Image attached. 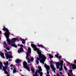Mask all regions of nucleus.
I'll list each match as a JSON object with an SVG mask.
<instances>
[{
	"label": "nucleus",
	"instance_id": "1",
	"mask_svg": "<svg viewBox=\"0 0 76 76\" xmlns=\"http://www.w3.org/2000/svg\"><path fill=\"white\" fill-rule=\"evenodd\" d=\"M31 47L34 48V51H36L37 53L39 55V58L37 57L36 60H40V63H42L43 64H44V62L46 60V57L45 56V55L41 53V51L39 50V49L37 48L36 46L34 45L33 44H31Z\"/></svg>",
	"mask_w": 76,
	"mask_h": 76
},
{
	"label": "nucleus",
	"instance_id": "2",
	"mask_svg": "<svg viewBox=\"0 0 76 76\" xmlns=\"http://www.w3.org/2000/svg\"><path fill=\"white\" fill-rule=\"evenodd\" d=\"M2 29L4 31H6V32L4 33V35L6 38H7V42L8 44V45H10L12 42H16V40H17V38H14L10 40L9 38V35L10 34V33L9 32L8 29L6 28V27H4Z\"/></svg>",
	"mask_w": 76,
	"mask_h": 76
},
{
	"label": "nucleus",
	"instance_id": "3",
	"mask_svg": "<svg viewBox=\"0 0 76 76\" xmlns=\"http://www.w3.org/2000/svg\"><path fill=\"white\" fill-rule=\"evenodd\" d=\"M1 67H2L3 70L4 71V73L7 75V76H9V75L7 74H8V72H9V68H8L7 66H5V67L3 66V63L0 61V69H2Z\"/></svg>",
	"mask_w": 76,
	"mask_h": 76
},
{
	"label": "nucleus",
	"instance_id": "4",
	"mask_svg": "<svg viewBox=\"0 0 76 76\" xmlns=\"http://www.w3.org/2000/svg\"><path fill=\"white\" fill-rule=\"evenodd\" d=\"M28 52L26 53V60H28V63H30L31 61H34V58H33V57L31 58H30V60L28 58V55H29V54H31V49L30 48H28Z\"/></svg>",
	"mask_w": 76,
	"mask_h": 76
},
{
	"label": "nucleus",
	"instance_id": "5",
	"mask_svg": "<svg viewBox=\"0 0 76 76\" xmlns=\"http://www.w3.org/2000/svg\"><path fill=\"white\" fill-rule=\"evenodd\" d=\"M56 66V68L57 69H59V67L60 65V66L61 68L59 69V71H61L63 69V61L61 60V63L59 62H55Z\"/></svg>",
	"mask_w": 76,
	"mask_h": 76
},
{
	"label": "nucleus",
	"instance_id": "6",
	"mask_svg": "<svg viewBox=\"0 0 76 76\" xmlns=\"http://www.w3.org/2000/svg\"><path fill=\"white\" fill-rule=\"evenodd\" d=\"M38 68L39 69V70H37V71L36 72L35 75V76H39V75H37L38 72L39 73V74L40 76H42V72H41L42 71L41 67L40 66H38Z\"/></svg>",
	"mask_w": 76,
	"mask_h": 76
},
{
	"label": "nucleus",
	"instance_id": "7",
	"mask_svg": "<svg viewBox=\"0 0 76 76\" xmlns=\"http://www.w3.org/2000/svg\"><path fill=\"white\" fill-rule=\"evenodd\" d=\"M5 51V56L6 57L7 59H8V58H13L12 56L9 55L7 53V50H4Z\"/></svg>",
	"mask_w": 76,
	"mask_h": 76
},
{
	"label": "nucleus",
	"instance_id": "8",
	"mask_svg": "<svg viewBox=\"0 0 76 76\" xmlns=\"http://www.w3.org/2000/svg\"><path fill=\"white\" fill-rule=\"evenodd\" d=\"M23 66L25 69H26L28 71H30V69L29 68V67L27 66V65H28V64L26 62L24 61L23 62Z\"/></svg>",
	"mask_w": 76,
	"mask_h": 76
},
{
	"label": "nucleus",
	"instance_id": "9",
	"mask_svg": "<svg viewBox=\"0 0 76 76\" xmlns=\"http://www.w3.org/2000/svg\"><path fill=\"white\" fill-rule=\"evenodd\" d=\"M44 66L46 68V69H47V74H48V75H49V72H48V70H49L50 69V66H49L47 65L46 64H45Z\"/></svg>",
	"mask_w": 76,
	"mask_h": 76
},
{
	"label": "nucleus",
	"instance_id": "10",
	"mask_svg": "<svg viewBox=\"0 0 76 76\" xmlns=\"http://www.w3.org/2000/svg\"><path fill=\"white\" fill-rule=\"evenodd\" d=\"M4 48H5L7 50H10V48H9L7 47V44L6 43V42H4Z\"/></svg>",
	"mask_w": 76,
	"mask_h": 76
},
{
	"label": "nucleus",
	"instance_id": "11",
	"mask_svg": "<svg viewBox=\"0 0 76 76\" xmlns=\"http://www.w3.org/2000/svg\"><path fill=\"white\" fill-rule=\"evenodd\" d=\"M51 69L53 70L54 72L55 73V70H56V68H54V65H51L50 66Z\"/></svg>",
	"mask_w": 76,
	"mask_h": 76
},
{
	"label": "nucleus",
	"instance_id": "12",
	"mask_svg": "<svg viewBox=\"0 0 76 76\" xmlns=\"http://www.w3.org/2000/svg\"><path fill=\"white\" fill-rule=\"evenodd\" d=\"M20 50H18V53H20V52H23V49L22 48H20Z\"/></svg>",
	"mask_w": 76,
	"mask_h": 76
},
{
	"label": "nucleus",
	"instance_id": "13",
	"mask_svg": "<svg viewBox=\"0 0 76 76\" xmlns=\"http://www.w3.org/2000/svg\"><path fill=\"white\" fill-rule=\"evenodd\" d=\"M37 46L38 47H41V48H45L43 46V45H39L38 44L37 45Z\"/></svg>",
	"mask_w": 76,
	"mask_h": 76
},
{
	"label": "nucleus",
	"instance_id": "14",
	"mask_svg": "<svg viewBox=\"0 0 76 76\" xmlns=\"http://www.w3.org/2000/svg\"><path fill=\"white\" fill-rule=\"evenodd\" d=\"M16 63L18 64V63H19V62L20 61V59H16V60L15 61Z\"/></svg>",
	"mask_w": 76,
	"mask_h": 76
},
{
	"label": "nucleus",
	"instance_id": "15",
	"mask_svg": "<svg viewBox=\"0 0 76 76\" xmlns=\"http://www.w3.org/2000/svg\"><path fill=\"white\" fill-rule=\"evenodd\" d=\"M3 64L4 65H5L6 66H7V65H8L9 64V62L7 61L6 62H5V61H4L3 62Z\"/></svg>",
	"mask_w": 76,
	"mask_h": 76
},
{
	"label": "nucleus",
	"instance_id": "16",
	"mask_svg": "<svg viewBox=\"0 0 76 76\" xmlns=\"http://www.w3.org/2000/svg\"><path fill=\"white\" fill-rule=\"evenodd\" d=\"M48 55L50 59H51V58H53V56L51 55V54H49Z\"/></svg>",
	"mask_w": 76,
	"mask_h": 76
},
{
	"label": "nucleus",
	"instance_id": "17",
	"mask_svg": "<svg viewBox=\"0 0 76 76\" xmlns=\"http://www.w3.org/2000/svg\"><path fill=\"white\" fill-rule=\"evenodd\" d=\"M0 55L2 57V58H4V54L3 53H1L0 54Z\"/></svg>",
	"mask_w": 76,
	"mask_h": 76
},
{
	"label": "nucleus",
	"instance_id": "18",
	"mask_svg": "<svg viewBox=\"0 0 76 76\" xmlns=\"http://www.w3.org/2000/svg\"><path fill=\"white\" fill-rule=\"evenodd\" d=\"M31 70L33 73H34V72H35V70H34V68H31Z\"/></svg>",
	"mask_w": 76,
	"mask_h": 76
},
{
	"label": "nucleus",
	"instance_id": "19",
	"mask_svg": "<svg viewBox=\"0 0 76 76\" xmlns=\"http://www.w3.org/2000/svg\"><path fill=\"white\" fill-rule=\"evenodd\" d=\"M55 56L56 57H58V58L59 60H60V59L61 58V56H60V57H59V56H58L57 55H55Z\"/></svg>",
	"mask_w": 76,
	"mask_h": 76
},
{
	"label": "nucleus",
	"instance_id": "20",
	"mask_svg": "<svg viewBox=\"0 0 76 76\" xmlns=\"http://www.w3.org/2000/svg\"><path fill=\"white\" fill-rule=\"evenodd\" d=\"M12 47H15L16 48L17 47V45L15 44H12Z\"/></svg>",
	"mask_w": 76,
	"mask_h": 76
},
{
	"label": "nucleus",
	"instance_id": "21",
	"mask_svg": "<svg viewBox=\"0 0 76 76\" xmlns=\"http://www.w3.org/2000/svg\"><path fill=\"white\" fill-rule=\"evenodd\" d=\"M13 73H16V68H14L13 69Z\"/></svg>",
	"mask_w": 76,
	"mask_h": 76
},
{
	"label": "nucleus",
	"instance_id": "22",
	"mask_svg": "<svg viewBox=\"0 0 76 76\" xmlns=\"http://www.w3.org/2000/svg\"><path fill=\"white\" fill-rule=\"evenodd\" d=\"M66 64H67V65L68 66H69V65H70V63L69 62H67V61H66Z\"/></svg>",
	"mask_w": 76,
	"mask_h": 76
},
{
	"label": "nucleus",
	"instance_id": "23",
	"mask_svg": "<svg viewBox=\"0 0 76 76\" xmlns=\"http://www.w3.org/2000/svg\"><path fill=\"white\" fill-rule=\"evenodd\" d=\"M21 41L22 42L23 44H25V40L23 39H22L21 40Z\"/></svg>",
	"mask_w": 76,
	"mask_h": 76
},
{
	"label": "nucleus",
	"instance_id": "24",
	"mask_svg": "<svg viewBox=\"0 0 76 76\" xmlns=\"http://www.w3.org/2000/svg\"><path fill=\"white\" fill-rule=\"evenodd\" d=\"M36 62L37 64H39V61H36Z\"/></svg>",
	"mask_w": 76,
	"mask_h": 76
},
{
	"label": "nucleus",
	"instance_id": "25",
	"mask_svg": "<svg viewBox=\"0 0 76 76\" xmlns=\"http://www.w3.org/2000/svg\"><path fill=\"white\" fill-rule=\"evenodd\" d=\"M64 68L65 70H67V67H66L64 66Z\"/></svg>",
	"mask_w": 76,
	"mask_h": 76
},
{
	"label": "nucleus",
	"instance_id": "26",
	"mask_svg": "<svg viewBox=\"0 0 76 76\" xmlns=\"http://www.w3.org/2000/svg\"><path fill=\"white\" fill-rule=\"evenodd\" d=\"M74 63H76V60H74Z\"/></svg>",
	"mask_w": 76,
	"mask_h": 76
},
{
	"label": "nucleus",
	"instance_id": "27",
	"mask_svg": "<svg viewBox=\"0 0 76 76\" xmlns=\"http://www.w3.org/2000/svg\"><path fill=\"white\" fill-rule=\"evenodd\" d=\"M20 46L21 47H23V45H20Z\"/></svg>",
	"mask_w": 76,
	"mask_h": 76
},
{
	"label": "nucleus",
	"instance_id": "28",
	"mask_svg": "<svg viewBox=\"0 0 76 76\" xmlns=\"http://www.w3.org/2000/svg\"><path fill=\"white\" fill-rule=\"evenodd\" d=\"M53 61H52V60H51V61H50V63H51V64H52V63H53Z\"/></svg>",
	"mask_w": 76,
	"mask_h": 76
},
{
	"label": "nucleus",
	"instance_id": "29",
	"mask_svg": "<svg viewBox=\"0 0 76 76\" xmlns=\"http://www.w3.org/2000/svg\"><path fill=\"white\" fill-rule=\"evenodd\" d=\"M10 66L11 67H12V66H13V64H11V65H10Z\"/></svg>",
	"mask_w": 76,
	"mask_h": 76
},
{
	"label": "nucleus",
	"instance_id": "30",
	"mask_svg": "<svg viewBox=\"0 0 76 76\" xmlns=\"http://www.w3.org/2000/svg\"><path fill=\"white\" fill-rule=\"evenodd\" d=\"M59 73H60V74L61 75H62V72H59Z\"/></svg>",
	"mask_w": 76,
	"mask_h": 76
},
{
	"label": "nucleus",
	"instance_id": "31",
	"mask_svg": "<svg viewBox=\"0 0 76 76\" xmlns=\"http://www.w3.org/2000/svg\"><path fill=\"white\" fill-rule=\"evenodd\" d=\"M8 61H12V60H10V59H9V60H8Z\"/></svg>",
	"mask_w": 76,
	"mask_h": 76
},
{
	"label": "nucleus",
	"instance_id": "32",
	"mask_svg": "<svg viewBox=\"0 0 76 76\" xmlns=\"http://www.w3.org/2000/svg\"><path fill=\"white\" fill-rule=\"evenodd\" d=\"M18 46L19 47V46H20V44H18Z\"/></svg>",
	"mask_w": 76,
	"mask_h": 76
},
{
	"label": "nucleus",
	"instance_id": "33",
	"mask_svg": "<svg viewBox=\"0 0 76 76\" xmlns=\"http://www.w3.org/2000/svg\"><path fill=\"white\" fill-rule=\"evenodd\" d=\"M11 69L13 70V68L12 67L11 68Z\"/></svg>",
	"mask_w": 76,
	"mask_h": 76
},
{
	"label": "nucleus",
	"instance_id": "34",
	"mask_svg": "<svg viewBox=\"0 0 76 76\" xmlns=\"http://www.w3.org/2000/svg\"><path fill=\"white\" fill-rule=\"evenodd\" d=\"M46 76H50V75H46Z\"/></svg>",
	"mask_w": 76,
	"mask_h": 76
},
{
	"label": "nucleus",
	"instance_id": "35",
	"mask_svg": "<svg viewBox=\"0 0 76 76\" xmlns=\"http://www.w3.org/2000/svg\"><path fill=\"white\" fill-rule=\"evenodd\" d=\"M1 33V31H0V34Z\"/></svg>",
	"mask_w": 76,
	"mask_h": 76
},
{
	"label": "nucleus",
	"instance_id": "36",
	"mask_svg": "<svg viewBox=\"0 0 76 76\" xmlns=\"http://www.w3.org/2000/svg\"><path fill=\"white\" fill-rule=\"evenodd\" d=\"M20 71H22V70L21 69L20 70Z\"/></svg>",
	"mask_w": 76,
	"mask_h": 76
},
{
	"label": "nucleus",
	"instance_id": "37",
	"mask_svg": "<svg viewBox=\"0 0 76 76\" xmlns=\"http://www.w3.org/2000/svg\"><path fill=\"white\" fill-rule=\"evenodd\" d=\"M33 76H35V75H34Z\"/></svg>",
	"mask_w": 76,
	"mask_h": 76
},
{
	"label": "nucleus",
	"instance_id": "38",
	"mask_svg": "<svg viewBox=\"0 0 76 76\" xmlns=\"http://www.w3.org/2000/svg\"><path fill=\"white\" fill-rule=\"evenodd\" d=\"M60 76H64V75H62V76L61 75Z\"/></svg>",
	"mask_w": 76,
	"mask_h": 76
},
{
	"label": "nucleus",
	"instance_id": "39",
	"mask_svg": "<svg viewBox=\"0 0 76 76\" xmlns=\"http://www.w3.org/2000/svg\"><path fill=\"white\" fill-rule=\"evenodd\" d=\"M14 66H13V67L14 68Z\"/></svg>",
	"mask_w": 76,
	"mask_h": 76
}]
</instances>
